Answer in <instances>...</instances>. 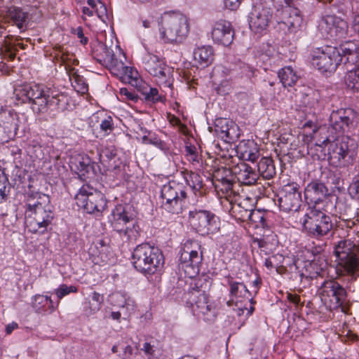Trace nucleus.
<instances>
[{
    "mask_svg": "<svg viewBox=\"0 0 359 359\" xmlns=\"http://www.w3.org/2000/svg\"><path fill=\"white\" fill-rule=\"evenodd\" d=\"M15 93L19 100L31 104L32 109L39 113L46 111L48 108L62 111L68 104L67 95L50 88L45 90L39 84L22 85L15 89Z\"/></svg>",
    "mask_w": 359,
    "mask_h": 359,
    "instance_id": "2",
    "label": "nucleus"
},
{
    "mask_svg": "<svg viewBox=\"0 0 359 359\" xmlns=\"http://www.w3.org/2000/svg\"><path fill=\"white\" fill-rule=\"evenodd\" d=\"M355 112L351 109H341L332 112L330 117V127L329 131L334 132L337 137L344 136L345 133H348L353 128Z\"/></svg>",
    "mask_w": 359,
    "mask_h": 359,
    "instance_id": "12",
    "label": "nucleus"
},
{
    "mask_svg": "<svg viewBox=\"0 0 359 359\" xmlns=\"http://www.w3.org/2000/svg\"><path fill=\"white\" fill-rule=\"evenodd\" d=\"M196 248H200L197 241H187L180 257L179 267L189 278L196 276L199 272L202 255L198 254Z\"/></svg>",
    "mask_w": 359,
    "mask_h": 359,
    "instance_id": "10",
    "label": "nucleus"
},
{
    "mask_svg": "<svg viewBox=\"0 0 359 359\" xmlns=\"http://www.w3.org/2000/svg\"><path fill=\"white\" fill-rule=\"evenodd\" d=\"M110 300L111 304L120 308L130 309L133 306V301L130 298H127L126 294L121 292L113 293L110 296Z\"/></svg>",
    "mask_w": 359,
    "mask_h": 359,
    "instance_id": "38",
    "label": "nucleus"
},
{
    "mask_svg": "<svg viewBox=\"0 0 359 359\" xmlns=\"http://www.w3.org/2000/svg\"><path fill=\"white\" fill-rule=\"evenodd\" d=\"M162 207L168 212L179 214L182 211L187 198V192L179 184L172 182L161 188Z\"/></svg>",
    "mask_w": 359,
    "mask_h": 359,
    "instance_id": "8",
    "label": "nucleus"
},
{
    "mask_svg": "<svg viewBox=\"0 0 359 359\" xmlns=\"http://www.w3.org/2000/svg\"><path fill=\"white\" fill-rule=\"evenodd\" d=\"M107 66L111 71L121 70L122 73L128 76L130 79H135L137 72L134 71L132 67L125 66L123 62H119L114 57V55H111L110 59L107 61Z\"/></svg>",
    "mask_w": 359,
    "mask_h": 359,
    "instance_id": "37",
    "label": "nucleus"
},
{
    "mask_svg": "<svg viewBox=\"0 0 359 359\" xmlns=\"http://www.w3.org/2000/svg\"><path fill=\"white\" fill-rule=\"evenodd\" d=\"M133 348L131 346L127 345L123 348V353L121 355L122 359H133Z\"/></svg>",
    "mask_w": 359,
    "mask_h": 359,
    "instance_id": "59",
    "label": "nucleus"
},
{
    "mask_svg": "<svg viewBox=\"0 0 359 359\" xmlns=\"http://www.w3.org/2000/svg\"><path fill=\"white\" fill-rule=\"evenodd\" d=\"M301 222L306 233L315 238L327 235L333 227L331 217L316 205L307 208Z\"/></svg>",
    "mask_w": 359,
    "mask_h": 359,
    "instance_id": "6",
    "label": "nucleus"
},
{
    "mask_svg": "<svg viewBox=\"0 0 359 359\" xmlns=\"http://www.w3.org/2000/svg\"><path fill=\"white\" fill-rule=\"evenodd\" d=\"M11 189V184L7 176L0 177V203L5 201Z\"/></svg>",
    "mask_w": 359,
    "mask_h": 359,
    "instance_id": "44",
    "label": "nucleus"
},
{
    "mask_svg": "<svg viewBox=\"0 0 359 359\" xmlns=\"http://www.w3.org/2000/svg\"><path fill=\"white\" fill-rule=\"evenodd\" d=\"M116 149L114 146H106L102 149L99 154L100 160L103 163H107L109 168H116V165L113 166L111 161L116 156Z\"/></svg>",
    "mask_w": 359,
    "mask_h": 359,
    "instance_id": "39",
    "label": "nucleus"
},
{
    "mask_svg": "<svg viewBox=\"0 0 359 359\" xmlns=\"http://www.w3.org/2000/svg\"><path fill=\"white\" fill-rule=\"evenodd\" d=\"M318 27L323 35L334 40L345 38L348 35L347 22L334 15L323 17Z\"/></svg>",
    "mask_w": 359,
    "mask_h": 359,
    "instance_id": "14",
    "label": "nucleus"
},
{
    "mask_svg": "<svg viewBox=\"0 0 359 359\" xmlns=\"http://www.w3.org/2000/svg\"><path fill=\"white\" fill-rule=\"evenodd\" d=\"M280 210L284 212H297L302 205V195L297 187L293 184L284 187L278 198Z\"/></svg>",
    "mask_w": 359,
    "mask_h": 359,
    "instance_id": "17",
    "label": "nucleus"
},
{
    "mask_svg": "<svg viewBox=\"0 0 359 359\" xmlns=\"http://www.w3.org/2000/svg\"><path fill=\"white\" fill-rule=\"evenodd\" d=\"M133 264L140 272L144 274H154L159 271L164 264L161 251L149 243L137 245L132 255Z\"/></svg>",
    "mask_w": 359,
    "mask_h": 359,
    "instance_id": "3",
    "label": "nucleus"
},
{
    "mask_svg": "<svg viewBox=\"0 0 359 359\" xmlns=\"http://www.w3.org/2000/svg\"><path fill=\"white\" fill-rule=\"evenodd\" d=\"M120 93L121 95L126 96V99L136 102L137 100V96L131 90L127 88H122L120 89Z\"/></svg>",
    "mask_w": 359,
    "mask_h": 359,
    "instance_id": "54",
    "label": "nucleus"
},
{
    "mask_svg": "<svg viewBox=\"0 0 359 359\" xmlns=\"http://www.w3.org/2000/svg\"><path fill=\"white\" fill-rule=\"evenodd\" d=\"M348 88L359 91V66L356 69L349 70L345 76Z\"/></svg>",
    "mask_w": 359,
    "mask_h": 359,
    "instance_id": "43",
    "label": "nucleus"
},
{
    "mask_svg": "<svg viewBox=\"0 0 359 359\" xmlns=\"http://www.w3.org/2000/svg\"><path fill=\"white\" fill-rule=\"evenodd\" d=\"M357 250H359V245L354 243L351 239H341L334 243V255L337 261Z\"/></svg>",
    "mask_w": 359,
    "mask_h": 359,
    "instance_id": "29",
    "label": "nucleus"
},
{
    "mask_svg": "<svg viewBox=\"0 0 359 359\" xmlns=\"http://www.w3.org/2000/svg\"><path fill=\"white\" fill-rule=\"evenodd\" d=\"M341 62L342 57L336 47L317 48L312 54V65L323 72L334 71Z\"/></svg>",
    "mask_w": 359,
    "mask_h": 359,
    "instance_id": "11",
    "label": "nucleus"
},
{
    "mask_svg": "<svg viewBox=\"0 0 359 359\" xmlns=\"http://www.w3.org/2000/svg\"><path fill=\"white\" fill-rule=\"evenodd\" d=\"M234 178L246 185L254 184L259 178L258 173L248 164L241 162L233 167Z\"/></svg>",
    "mask_w": 359,
    "mask_h": 359,
    "instance_id": "23",
    "label": "nucleus"
},
{
    "mask_svg": "<svg viewBox=\"0 0 359 359\" xmlns=\"http://www.w3.org/2000/svg\"><path fill=\"white\" fill-rule=\"evenodd\" d=\"M159 32L165 42L182 43L189 32L188 19L182 13H166L161 18Z\"/></svg>",
    "mask_w": 359,
    "mask_h": 359,
    "instance_id": "4",
    "label": "nucleus"
},
{
    "mask_svg": "<svg viewBox=\"0 0 359 359\" xmlns=\"http://www.w3.org/2000/svg\"><path fill=\"white\" fill-rule=\"evenodd\" d=\"M10 139V135L8 133L6 128L0 126V144L8 142Z\"/></svg>",
    "mask_w": 359,
    "mask_h": 359,
    "instance_id": "58",
    "label": "nucleus"
},
{
    "mask_svg": "<svg viewBox=\"0 0 359 359\" xmlns=\"http://www.w3.org/2000/svg\"><path fill=\"white\" fill-rule=\"evenodd\" d=\"M32 305L36 312L41 313L46 311V299L43 297V295L36 294L33 297Z\"/></svg>",
    "mask_w": 359,
    "mask_h": 359,
    "instance_id": "45",
    "label": "nucleus"
},
{
    "mask_svg": "<svg viewBox=\"0 0 359 359\" xmlns=\"http://www.w3.org/2000/svg\"><path fill=\"white\" fill-rule=\"evenodd\" d=\"M97 6L98 7L96 8L95 13L102 21L105 22L108 18L106 6L101 1H98Z\"/></svg>",
    "mask_w": 359,
    "mask_h": 359,
    "instance_id": "52",
    "label": "nucleus"
},
{
    "mask_svg": "<svg viewBox=\"0 0 359 359\" xmlns=\"http://www.w3.org/2000/svg\"><path fill=\"white\" fill-rule=\"evenodd\" d=\"M234 179V175L233 172V168H227L226 167H222L216 170L213 173V182H222L227 180Z\"/></svg>",
    "mask_w": 359,
    "mask_h": 359,
    "instance_id": "41",
    "label": "nucleus"
},
{
    "mask_svg": "<svg viewBox=\"0 0 359 359\" xmlns=\"http://www.w3.org/2000/svg\"><path fill=\"white\" fill-rule=\"evenodd\" d=\"M334 210L339 218L355 217V212L351 201L346 196H338L334 205Z\"/></svg>",
    "mask_w": 359,
    "mask_h": 359,
    "instance_id": "31",
    "label": "nucleus"
},
{
    "mask_svg": "<svg viewBox=\"0 0 359 359\" xmlns=\"http://www.w3.org/2000/svg\"><path fill=\"white\" fill-rule=\"evenodd\" d=\"M283 23L289 29H295L302 22L300 11L294 6H285L283 9Z\"/></svg>",
    "mask_w": 359,
    "mask_h": 359,
    "instance_id": "30",
    "label": "nucleus"
},
{
    "mask_svg": "<svg viewBox=\"0 0 359 359\" xmlns=\"http://www.w3.org/2000/svg\"><path fill=\"white\" fill-rule=\"evenodd\" d=\"M341 219V222H340L337 225V228H339L340 226L343 228L344 226H346L348 229H352L355 225V221L353 220L354 217H350V218H340Z\"/></svg>",
    "mask_w": 359,
    "mask_h": 359,
    "instance_id": "55",
    "label": "nucleus"
},
{
    "mask_svg": "<svg viewBox=\"0 0 359 359\" xmlns=\"http://www.w3.org/2000/svg\"><path fill=\"white\" fill-rule=\"evenodd\" d=\"M273 10L262 4L255 5L249 15V25L252 31L260 33L266 30L273 20Z\"/></svg>",
    "mask_w": 359,
    "mask_h": 359,
    "instance_id": "15",
    "label": "nucleus"
},
{
    "mask_svg": "<svg viewBox=\"0 0 359 359\" xmlns=\"http://www.w3.org/2000/svg\"><path fill=\"white\" fill-rule=\"evenodd\" d=\"M72 164L75 172H77L79 177L83 180H85L86 175L93 172V170L91 161L88 156H79L75 158Z\"/></svg>",
    "mask_w": 359,
    "mask_h": 359,
    "instance_id": "32",
    "label": "nucleus"
},
{
    "mask_svg": "<svg viewBox=\"0 0 359 359\" xmlns=\"http://www.w3.org/2000/svg\"><path fill=\"white\" fill-rule=\"evenodd\" d=\"M114 128L113 118L109 116L102 120L100 123V129L106 134H109Z\"/></svg>",
    "mask_w": 359,
    "mask_h": 359,
    "instance_id": "51",
    "label": "nucleus"
},
{
    "mask_svg": "<svg viewBox=\"0 0 359 359\" xmlns=\"http://www.w3.org/2000/svg\"><path fill=\"white\" fill-rule=\"evenodd\" d=\"M243 155L247 157L248 160L252 162L255 161L259 157V153L257 151H256L255 152L245 151Z\"/></svg>",
    "mask_w": 359,
    "mask_h": 359,
    "instance_id": "63",
    "label": "nucleus"
},
{
    "mask_svg": "<svg viewBox=\"0 0 359 359\" xmlns=\"http://www.w3.org/2000/svg\"><path fill=\"white\" fill-rule=\"evenodd\" d=\"M278 78L284 87H291L298 80V76L291 67H285L278 72Z\"/></svg>",
    "mask_w": 359,
    "mask_h": 359,
    "instance_id": "36",
    "label": "nucleus"
},
{
    "mask_svg": "<svg viewBox=\"0 0 359 359\" xmlns=\"http://www.w3.org/2000/svg\"><path fill=\"white\" fill-rule=\"evenodd\" d=\"M92 301L89 302L88 309H86L87 315H92L97 312L102 307L104 303V296L97 292H93L92 294Z\"/></svg>",
    "mask_w": 359,
    "mask_h": 359,
    "instance_id": "42",
    "label": "nucleus"
},
{
    "mask_svg": "<svg viewBox=\"0 0 359 359\" xmlns=\"http://www.w3.org/2000/svg\"><path fill=\"white\" fill-rule=\"evenodd\" d=\"M352 28H353V31L359 36V15H356L353 17V22H352Z\"/></svg>",
    "mask_w": 359,
    "mask_h": 359,
    "instance_id": "64",
    "label": "nucleus"
},
{
    "mask_svg": "<svg viewBox=\"0 0 359 359\" xmlns=\"http://www.w3.org/2000/svg\"><path fill=\"white\" fill-rule=\"evenodd\" d=\"M214 59V52L211 46H204L196 48L194 51V60L196 65L201 68L208 67Z\"/></svg>",
    "mask_w": 359,
    "mask_h": 359,
    "instance_id": "28",
    "label": "nucleus"
},
{
    "mask_svg": "<svg viewBox=\"0 0 359 359\" xmlns=\"http://www.w3.org/2000/svg\"><path fill=\"white\" fill-rule=\"evenodd\" d=\"M218 218L208 210L190 211L189 221L191 226L200 234L204 236L215 232L217 229Z\"/></svg>",
    "mask_w": 359,
    "mask_h": 359,
    "instance_id": "13",
    "label": "nucleus"
},
{
    "mask_svg": "<svg viewBox=\"0 0 359 359\" xmlns=\"http://www.w3.org/2000/svg\"><path fill=\"white\" fill-rule=\"evenodd\" d=\"M133 217L122 205H118L112 211L109 222L113 229L120 235L130 237L133 226Z\"/></svg>",
    "mask_w": 359,
    "mask_h": 359,
    "instance_id": "16",
    "label": "nucleus"
},
{
    "mask_svg": "<svg viewBox=\"0 0 359 359\" xmlns=\"http://www.w3.org/2000/svg\"><path fill=\"white\" fill-rule=\"evenodd\" d=\"M95 248L100 250V254H103L108 251L109 246L103 240H99L95 244Z\"/></svg>",
    "mask_w": 359,
    "mask_h": 359,
    "instance_id": "60",
    "label": "nucleus"
},
{
    "mask_svg": "<svg viewBox=\"0 0 359 359\" xmlns=\"http://www.w3.org/2000/svg\"><path fill=\"white\" fill-rule=\"evenodd\" d=\"M247 201L245 199L243 202H239L232 205L231 212V215L235 217L238 220L242 222H248L250 212L252 210V205H250L249 207H245Z\"/></svg>",
    "mask_w": 359,
    "mask_h": 359,
    "instance_id": "34",
    "label": "nucleus"
},
{
    "mask_svg": "<svg viewBox=\"0 0 359 359\" xmlns=\"http://www.w3.org/2000/svg\"><path fill=\"white\" fill-rule=\"evenodd\" d=\"M142 351L148 356H152L154 353V346L148 342L144 343Z\"/></svg>",
    "mask_w": 359,
    "mask_h": 359,
    "instance_id": "61",
    "label": "nucleus"
},
{
    "mask_svg": "<svg viewBox=\"0 0 359 359\" xmlns=\"http://www.w3.org/2000/svg\"><path fill=\"white\" fill-rule=\"evenodd\" d=\"M215 130L216 134L226 142H233L238 137L236 126L226 119L217 120Z\"/></svg>",
    "mask_w": 359,
    "mask_h": 359,
    "instance_id": "26",
    "label": "nucleus"
},
{
    "mask_svg": "<svg viewBox=\"0 0 359 359\" xmlns=\"http://www.w3.org/2000/svg\"><path fill=\"white\" fill-rule=\"evenodd\" d=\"M212 184L216 191L218 193L222 192L223 194H225L226 198L231 197V194H235L233 190L234 179L224 180L222 182H213Z\"/></svg>",
    "mask_w": 359,
    "mask_h": 359,
    "instance_id": "40",
    "label": "nucleus"
},
{
    "mask_svg": "<svg viewBox=\"0 0 359 359\" xmlns=\"http://www.w3.org/2000/svg\"><path fill=\"white\" fill-rule=\"evenodd\" d=\"M348 192L352 197L359 200V173L353 179Z\"/></svg>",
    "mask_w": 359,
    "mask_h": 359,
    "instance_id": "50",
    "label": "nucleus"
},
{
    "mask_svg": "<svg viewBox=\"0 0 359 359\" xmlns=\"http://www.w3.org/2000/svg\"><path fill=\"white\" fill-rule=\"evenodd\" d=\"M55 58L61 60L62 62H66L69 60V54L65 52L61 46H55Z\"/></svg>",
    "mask_w": 359,
    "mask_h": 359,
    "instance_id": "53",
    "label": "nucleus"
},
{
    "mask_svg": "<svg viewBox=\"0 0 359 359\" xmlns=\"http://www.w3.org/2000/svg\"><path fill=\"white\" fill-rule=\"evenodd\" d=\"M339 55L342 57L344 64H356L359 60V48L354 41H347L337 48Z\"/></svg>",
    "mask_w": 359,
    "mask_h": 359,
    "instance_id": "25",
    "label": "nucleus"
},
{
    "mask_svg": "<svg viewBox=\"0 0 359 359\" xmlns=\"http://www.w3.org/2000/svg\"><path fill=\"white\" fill-rule=\"evenodd\" d=\"M337 270L341 275H348L356 279L359 276V250L339 260Z\"/></svg>",
    "mask_w": 359,
    "mask_h": 359,
    "instance_id": "21",
    "label": "nucleus"
},
{
    "mask_svg": "<svg viewBox=\"0 0 359 359\" xmlns=\"http://www.w3.org/2000/svg\"><path fill=\"white\" fill-rule=\"evenodd\" d=\"M227 283L229 287V294L232 299L226 302L228 306H237L238 315L241 316L244 313V310L247 308H242L238 306V303L243 299L252 300L251 292L248 290L243 283L237 282L233 280L231 277H229Z\"/></svg>",
    "mask_w": 359,
    "mask_h": 359,
    "instance_id": "18",
    "label": "nucleus"
},
{
    "mask_svg": "<svg viewBox=\"0 0 359 359\" xmlns=\"http://www.w3.org/2000/svg\"><path fill=\"white\" fill-rule=\"evenodd\" d=\"M187 302L190 304L194 312L203 316H214L212 306L208 304V295L205 291L201 290L198 286L192 287L188 293Z\"/></svg>",
    "mask_w": 359,
    "mask_h": 359,
    "instance_id": "19",
    "label": "nucleus"
},
{
    "mask_svg": "<svg viewBox=\"0 0 359 359\" xmlns=\"http://www.w3.org/2000/svg\"><path fill=\"white\" fill-rule=\"evenodd\" d=\"M144 69L152 76L159 78L166 76L169 68L157 55L147 54L144 58Z\"/></svg>",
    "mask_w": 359,
    "mask_h": 359,
    "instance_id": "24",
    "label": "nucleus"
},
{
    "mask_svg": "<svg viewBox=\"0 0 359 359\" xmlns=\"http://www.w3.org/2000/svg\"><path fill=\"white\" fill-rule=\"evenodd\" d=\"M77 205L87 213L102 212L107 206L104 194L88 184L83 185L75 196Z\"/></svg>",
    "mask_w": 359,
    "mask_h": 359,
    "instance_id": "7",
    "label": "nucleus"
},
{
    "mask_svg": "<svg viewBox=\"0 0 359 359\" xmlns=\"http://www.w3.org/2000/svg\"><path fill=\"white\" fill-rule=\"evenodd\" d=\"M320 290L322 299L329 304L330 309H341V311H345L344 305L346 302L347 293L337 281L333 279L324 281Z\"/></svg>",
    "mask_w": 359,
    "mask_h": 359,
    "instance_id": "9",
    "label": "nucleus"
},
{
    "mask_svg": "<svg viewBox=\"0 0 359 359\" xmlns=\"http://www.w3.org/2000/svg\"><path fill=\"white\" fill-rule=\"evenodd\" d=\"M225 7L229 10H236L240 4L241 0H224Z\"/></svg>",
    "mask_w": 359,
    "mask_h": 359,
    "instance_id": "56",
    "label": "nucleus"
},
{
    "mask_svg": "<svg viewBox=\"0 0 359 359\" xmlns=\"http://www.w3.org/2000/svg\"><path fill=\"white\" fill-rule=\"evenodd\" d=\"M257 171L259 176H262L264 179L273 178L276 173L273 159L269 157L262 158L257 164Z\"/></svg>",
    "mask_w": 359,
    "mask_h": 359,
    "instance_id": "33",
    "label": "nucleus"
},
{
    "mask_svg": "<svg viewBox=\"0 0 359 359\" xmlns=\"http://www.w3.org/2000/svg\"><path fill=\"white\" fill-rule=\"evenodd\" d=\"M234 31L231 24L224 20L215 22L212 31L213 41L219 44L228 46L233 42Z\"/></svg>",
    "mask_w": 359,
    "mask_h": 359,
    "instance_id": "20",
    "label": "nucleus"
},
{
    "mask_svg": "<svg viewBox=\"0 0 359 359\" xmlns=\"http://www.w3.org/2000/svg\"><path fill=\"white\" fill-rule=\"evenodd\" d=\"M76 292V287L74 285L67 286V285L62 284L55 290V294L60 300L63 297L69 294V293Z\"/></svg>",
    "mask_w": 359,
    "mask_h": 359,
    "instance_id": "49",
    "label": "nucleus"
},
{
    "mask_svg": "<svg viewBox=\"0 0 359 359\" xmlns=\"http://www.w3.org/2000/svg\"><path fill=\"white\" fill-rule=\"evenodd\" d=\"M31 189L29 187L25 196V225L32 233H43L54 217L50 198Z\"/></svg>",
    "mask_w": 359,
    "mask_h": 359,
    "instance_id": "1",
    "label": "nucleus"
},
{
    "mask_svg": "<svg viewBox=\"0 0 359 359\" xmlns=\"http://www.w3.org/2000/svg\"><path fill=\"white\" fill-rule=\"evenodd\" d=\"M188 184L192 188L196 196H202L205 194L202 177L197 172L191 171L185 177Z\"/></svg>",
    "mask_w": 359,
    "mask_h": 359,
    "instance_id": "35",
    "label": "nucleus"
},
{
    "mask_svg": "<svg viewBox=\"0 0 359 359\" xmlns=\"http://www.w3.org/2000/svg\"><path fill=\"white\" fill-rule=\"evenodd\" d=\"M16 51L17 48L15 46L10 44L6 46L5 53L11 60H14V58L15 57Z\"/></svg>",
    "mask_w": 359,
    "mask_h": 359,
    "instance_id": "57",
    "label": "nucleus"
},
{
    "mask_svg": "<svg viewBox=\"0 0 359 359\" xmlns=\"http://www.w3.org/2000/svg\"><path fill=\"white\" fill-rule=\"evenodd\" d=\"M329 196V190L324 183L313 181L304 189V196L308 203L318 204Z\"/></svg>",
    "mask_w": 359,
    "mask_h": 359,
    "instance_id": "22",
    "label": "nucleus"
},
{
    "mask_svg": "<svg viewBox=\"0 0 359 359\" xmlns=\"http://www.w3.org/2000/svg\"><path fill=\"white\" fill-rule=\"evenodd\" d=\"M233 70L238 72L242 76H246L248 77H250L253 74L252 67L241 61H238V63Z\"/></svg>",
    "mask_w": 359,
    "mask_h": 359,
    "instance_id": "48",
    "label": "nucleus"
},
{
    "mask_svg": "<svg viewBox=\"0 0 359 359\" xmlns=\"http://www.w3.org/2000/svg\"><path fill=\"white\" fill-rule=\"evenodd\" d=\"M351 141L348 136H342L340 139L334 136H326L320 143L316 144L321 146L327 144L328 146V160L334 167H346L351 163L353 154L349 148V142Z\"/></svg>",
    "mask_w": 359,
    "mask_h": 359,
    "instance_id": "5",
    "label": "nucleus"
},
{
    "mask_svg": "<svg viewBox=\"0 0 359 359\" xmlns=\"http://www.w3.org/2000/svg\"><path fill=\"white\" fill-rule=\"evenodd\" d=\"M250 215L248 222L255 224L256 226H264L265 219L262 212L252 209Z\"/></svg>",
    "mask_w": 359,
    "mask_h": 359,
    "instance_id": "47",
    "label": "nucleus"
},
{
    "mask_svg": "<svg viewBox=\"0 0 359 359\" xmlns=\"http://www.w3.org/2000/svg\"><path fill=\"white\" fill-rule=\"evenodd\" d=\"M142 95H144V98L147 101L156 102L161 100V97L158 95V90L156 88L147 86L142 91Z\"/></svg>",
    "mask_w": 359,
    "mask_h": 359,
    "instance_id": "46",
    "label": "nucleus"
},
{
    "mask_svg": "<svg viewBox=\"0 0 359 359\" xmlns=\"http://www.w3.org/2000/svg\"><path fill=\"white\" fill-rule=\"evenodd\" d=\"M76 35H77V37L79 39H80V42L83 44V45H86L88 41V38L85 37L84 36V34H83V29L81 27H79L77 29H76Z\"/></svg>",
    "mask_w": 359,
    "mask_h": 359,
    "instance_id": "62",
    "label": "nucleus"
},
{
    "mask_svg": "<svg viewBox=\"0 0 359 359\" xmlns=\"http://www.w3.org/2000/svg\"><path fill=\"white\" fill-rule=\"evenodd\" d=\"M7 18L13 25H15L21 32L27 29L28 25L29 13L21 8H10L7 11Z\"/></svg>",
    "mask_w": 359,
    "mask_h": 359,
    "instance_id": "27",
    "label": "nucleus"
}]
</instances>
